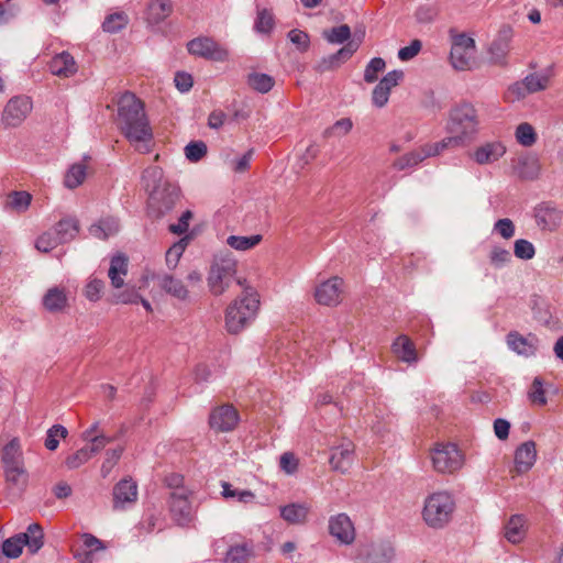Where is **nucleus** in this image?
I'll return each mask as SVG.
<instances>
[{
  "mask_svg": "<svg viewBox=\"0 0 563 563\" xmlns=\"http://www.w3.org/2000/svg\"><path fill=\"white\" fill-rule=\"evenodd\" d=\"M4 467L23 463L22 450L18 439H12L2 450Z\"/></svg>",
  "mask_w": 563,
  "mask_h": 563,
  "instance_id": "obj_38",
  "label": "nucleus"
},
{
  "mask_svg": "<svg viewBox=\"0 0 563 563\" xmlns=\"http://www.w3.org/2000/svg\"><path fill=\"white\" fill-rule=\"evenodd\" d=\"M43 306L51 312L63 310L67 305L65 290L59 287H52L43 297Z\"/></svg>",
  "mask_w": 563,
  "mask_h": 563,
  "instance_id": "obj_36",
  "label": "nucleus"
},
{
  "mask_svg": "<svg viewBox=\"0 0 563 563\" xmlns=\"http://www.w3.org/2000/svg\"><path fill=\"white\" fill-rule=\"evenodd\" d=\"M329 532L342 544H351L355 540L354 523L343 512L329 518Z\"/></svg>",
  "mask_w": 563,
  "mask_h": 563,
  "instance_id": "obj_15",
  "label": "nucleus"
},
{
  "mask_svg": "<svg viewBox=\"0 0 563 563\" xmlns=\"http://www.w3.org/2000/svg\"><path fill=\"white\" fill-rule=\"evenodd\" d=\"M252 544L243 542L231 545L227 552V561L240 562L246 560L252 554Z\"/></svg>",
  "mask_w": 563,
  "mask_h": 563,
  "instance_id": "obj_53",
  "label": "nucleus"
},
{
  "mask_svg": "<svg viewBox=\"0 0 563 563\" xmlns=\"http://www.w3.org/2000/svg\"><path fill=\"white\" fill-rule=\"evenodd\" d=\"M188 52L197 57L212 62H225L229 59V51L212 37L198 36L187 43Z\"/></svg>",
  "mask_w": 563,
  "mask_h": 563,
  "instance_id": "obj_9",
  "label": "nucleus"
},
{
  "mask_svg": "<svg viewBox=\"0 0 563 563\" xmlns=\"http://www.w3.org/2000/svg\"><path fill=\"white\" fill-rule=\"evenodd\" d=\"M158 286L172 297L185 301L189 297V291L184 283L169 274H158L156 277Z\"/></svg>",
  "mask_w": 563,
  "mask_h": 563,
  "instance_id": "obj_24",
  "label": "nucleus"
},
{
  "mask_svg": "<svg viewBox=\"0 0 563 563\" xmlns=\"http://www.w3.org/2000/svg\"><path fill=\"white\" fill-rule=\"evenodd\" d=\"M22 550H23V541H21L19 534L7 539L2 544L3 554L11 559L19 558L22 553Z\"/></svg>",
  "mask_w": 563,
  "mask_h": 563,
  "instance_id": "obj_58",
  "label": "nucleus"
},
{
  "mask_svg": "<svg viewBox=\"0 0 563 563\" xmlns=\"http://www.w3.org/2000/svg\"><path fill=\"white\" fill-rule=\"evenodd\" d=\"M254 27L260 33H269L274 27V15L267 9H262L257 12Z\"/></svg>",
  "mask_w": 563,
  "mask_h": 563,
  "instance_id": "obj_56",
  "label": "nucleus"
},
{
  "mask_svg": "<svg viewBox=\"0 0 563 563\" xmlns=\"http://www.w3.org/2000/svg\"><path fill=\"white\" fill-rule=\"evenodd\" d=\"M509 350L525 357L534 356L539 349V339L534 334L522 335L517 331H510L506 335Z\"/></svg>",
  "mask_w": 563,
  "mask_h": 563,
  "instance_id": "obj_16",
  "label": "nucleus"
},
{
  "mask_svg": "<svg viewBox=\"0 0 563 563\" xmlns=\"http://www.w3.org/2000/svg\"><path fill=\"white\" fill-rule=\"evenodd\" d=\"M506 151L501 141H487L476 146L470 153V158L481 166L492 165L498 162L506 154Z\"/></svg>",
  "mask_w": 563,
  "mask_h": 563,
  "instance_id": "obj_13",
  "label": "nucleus"
},
{
  "mask_svg": "<svg viewBox=\"0 0 563 563\" xmlns=\"http://www.w3.org/2000/svg\"><path fill=\"white\" fill-rule=\"evenodd\" d=\"M354 462V445L350 441H345L332 449L330 464L334 471L345 473Z\"/></svg>",
  "mask_w": 563,
  "mask_h": 563,
  "instance_id": "obj_18",
  "label": "nucleus"
},
{
  "mask_svg": "<svg viewBox=\"0 0 563 563\" xmlns=\"http://www.w3.org/2000/svg\"><path fill=\"white\" fill-rule=\"evenodd\" d=\"M260 308L258 294L252 288H245L225 311V328L229 333L238 334L243 331L256 317Z\"/></svg>",
  "mask_w": 563,
  "mask_h": 563,
  "instance_id": "obj_3",
  "label": "nucleus"
},
{
  "mask_svg": "<svg viewBox=\"0 0 563 563\" xmlns=\"http://www.w3.org/2000/svg\"><path fill=\"white\" fill-rule=\"evenodd\" d=\"M526 531V518L521 515H514L505 526V538L510 543L518 544L525 539Z\"/></svg>",
  "mask_w": 563,
  "mask_h": 563,
  "instance_id": "obj_29",
  "label": "nucleus"
},
{
  "mask_svg": "<svg viewBox=\"0 0 563 563\" xmlns=\"http://www.w3.org/2000/svg\"><path fill=\"white\" fill-rule=\"evenodd\" d=\"M343 279L335 276L316 287L314 298L319 305L336 306L341 301Z\"/></svg>",
  "mask_w": 563,
  "mask_h": 563,
  "instance_id": "obj_14",
  "label": "nucleus"
},
{
  "mask_svg": "<svg viewBox=\"0 0 563 563\" xmlns=\"http://www.w3.org/2000/svg\"><path fill=\"white\" fill-rule=\"evenodd\" d=\"M455 146H459L457 141L452 135H450L439 142L423 145L422 150L424 151L427 157H432L441 154L449 147Z\"/></svg>",
  "mask_w": 563,
  "mask_h": 563,
  "instance_id": "obj_51",
  "label": "nucleus"
},
{
  "mask_svg": "<svg viewBox=\"0 0 563 563\" xmlns=\"http://www.w3.org/2000/svg\"><path fill=\"white\" fill-rule=\"evenodd\" d=\"M424 158H427V155L421 147L420 150L412 151L400 156L398 159L395 161L394 166L399 170H404L406 168L417 166Z\"/></svg>",
  "mask_w": 563,
  "mask_h": 563,
  "instance_id": "obj_42",
  "label": "nucleus"
},
{
  "mask_svg": "<svg viewBox=\"0 0 563 563\" xmlns=\"http://www.w3.org/2000/svg\"><path fill=\"white\" fill-rule=\"evenodd\" d=\"M122 453H123L122 446H118L115 449H111L106 452V459H104V461L101 465V470H100L102 477L106 478L109 476V474L111 473L113 467L119 462Z\"/></svg>",
  "mask_w": 563,
  "mask_h": 563,
  "instance_id": "obj_55",
  "label": "nucleus"
},
{
  "mask_svg": "<svg viewBox=\"0 0 563 563\" xmlns=\"http://www.w3.org/2000/svg\"><path fill=\"white\" fill-rule=\"evenodd\" d=\"M137 498V485L131 478L120 481L113 488V507L124 509Z\"/></svg>",
  "mask_w": 563,
  "mask_h": 563,
  "instance_id": "obj_17",
  "label": "nucleus"
},
{
  "mask_svg": "<svg viewBox=\"0 0 563 563\" xmlns=\"http://www.w3.org/2000/svg\"><path fill=\"white\" fill-rule=\"evenodd\" d=\"M68 435L67 429L62 424L52 426L45 437L44 445L49 451H55L58 448L59 440Z\"/></svg>",
  "mask_w": 563,
  "mask_h": 563,
  "instance_id": "obj_44",
  "label": "nucleus"
},
{
  "mask_svg": "<svg viewBox=\"0 0 563 563\" xmlns=\"http://www.w3.org/2000/svg\"><path fill=\"white\" fill-rule=\"evenodd\" d=\"M358 43L356 41L347 42L338 52L323 57L318 64L319 71H328L339 67L342 63L346 62L357 51Z\"/></svg>",
  "mask_w": 563,
  "mask_h": 563,
  "instance_id": "obj_20",
  "label": "nucleus"
},
{
  "mask_svg": "<svg viewBox=\"0 0 563 563\" xmlns=\"http://www.w3.org/2000/svg\"><path fill=\"white\" fill-rule=\"evenodd\" d=\"M86 441L90 442L88 446V451L91 455L100 452L107 444L113 441V438L108 437L106 434H98L95 437H90L89 433L86 435Z\"/></svg>",
  "mask_w": 563,
  "mask_h": 563,
  "instance_id": "obj_63",
  "label": "nucleus"
},
{
  "mask_svg": "<svg viewBox=\"0 0 563 563\" xmlns=\"http://www.w3.org/2000/svg\"><path fill=\"white\" fill-rule=\"evenodd\" d=\"M432 466L439 473H454L462 468L464 456L455 444L439 443L430 453Z\"/></svg>",
  "mask_w": 563,
  "mask_h": 563,
  "instance_id": "obj_6",
  "label": "nucleus"
},
{
  "mask_svg": "<svg viewBox=\"0 0 563 563\" xmlns=\"http://www.w3.org/2000/svg\"><path fill=\"white\" fill-rule=\"evenodd\" d=\"M181 481V476L176 475L169 482V485H176L170 494V512L179 526H186L192 520L194 510L189 500L190 492L185 487H178Z\"/></svg>",
  "mask_w": 563,
  "mask_h": 563,
  "instance_id": "obj_7",
  "label": "nucleus"
},
{
  "mask_svg": "<svg viewBox=\"0 0 563 563\" xmlns=\"http://www.w3.org/2000/svg\"><path fill=\"white\" fill-rule=\"evenodd\" d=\"M240 421L238 410L232 405L216 407L209 416L210 427L218 432H230Z\"/></svg>",
  "mask_w": 563,
  "mask_h": 563,
  "instance_id": "obj_12",
  "label": "nucleus"
},
{
  "mask_svg": "<svg viewBox=\"0 0 563 563\" xmlns=\"http://www.w3.org/2000/svg\"><path fill=\"white\" fill-rule=\"evenodd\" d=\"M104 286L102 279L91 275L84 287V296L90 302H97L101 299Z\"/></svg>",
  "mask_w": 563,
  "mask_h": 563,
  "instance_id": "obj_41",
  "label": "nucleus"
},
{
  "mask_svg": "<svg viewBox=\"0 0 563 563\" xmlns=\"http://www.w3.org/2000/svg\"><path fill=\"white\" fill-rule=\"evenodd\" d=\"M559 389H531L527 397L532 406H544L558 395Z\"/></svg>",
  "mask_w": 563,
  "mask_h": 563,
  "instance_id": "obj_54",
  "label": "nucleus"
},
{
  "mask_svg": "<svg viewBox=\"0 0 563 563\" xmlns=\"http://www.w3.org/2000/svg\"><path fill=\"white\" fill-rule=\"evenodd\" d=\"M32 201V195L27 191H11L5 199L4 210L16 213L25 212Z\"/></svg>",
  "mask_w": 563,
  "mask_h": 563,
  "instance_id": "obj_34",
  "label": "nucleus"
},
{
  "mask_svg": "<svg viewBox=\"0 0 563 563\" xmlns=\"http://www.w3.org/2000/svg\"><path fill=\"white\" fill-rule=\"evenodd\" d=\"M536 219L543 229L553 230L561 222V212L550 203H541L537 208Z\"/></svg>",
  "mask_w": 563,
  "mask_h": 563,
  "instance_id": "obj_27",
  "label": "nucleus"
},
{
  "mask_svg": "<svg viewBox=\"0 0 563 563\" xmlns=\"http://www.w3.org/2000/svg\"><path fill=\"white\" fill-rule=\"evenodd\" d=\"M526 90L529 93H534L544 90L549 85V76L545 74L533 73L525 77L523 79Z\"/></svg>",
  "mask_w": 563,
  "mask_h": 563,
  "instance_id": "obj_49",
  "label": "nucleus"
},
{
  "mask_svg": "<svg viewBox=\"0 0 563 563\" xmlns=\"http://www.w3.org/2000/svg\"><path fill=\"white\" fill-rule=\"evenodd\" d=\"M311 506L308 503H290L279 507L280 517L289 525H305Z\"/></svg>",
  "mask_w": 563,
  "mask_h": 563,
  "instance_id": "obj_23",
  "label": "nucleus"
},
{
  "mask_svg": "<svg viewBox=\"0 0 563 563\" xmlns=\"http://www.w3.org/2000/svg\"><path fill=\"white\" fill-rule=\"evenodd\" d=\"M179 198V188L173 184H165L148 196V208L156 218L164 217L174 209Z\"/></svg>",
  "mask_w": 563,
  "mask_h": 563,
  "instance_id": "obj_11",
  "label": "nucleus"
},
{
  "mask_svg": "<svg viewBox=\"0 0 563 563\" xmlns=\"http://www.w3.org/2000/svg\"><path fill=\"white\" fill-rule=\"evenodd\" d=\"M262 239L261 234L250 236L230 235L227 239V244L236 251H249L255 247Z\"/></svg>",
  "mask_w": 563,
  "mask_h": 563,
  "instance_id": "obj_40",
  "label": "nucleus"
},
{
  "mask_svg": "<svg viewBox=\"0 0 563 563\" xmlns=\"http://www.w3.org/2000/svg\"><path fill=\"white\" fill-rule=\"evenodd\" d=\"M118 126L131 144H141L139 150L150 152L153 131L143 103L134 93L124 92L118 101Z\"/></svg>",
  "mask_w": 563,
  "mask_h": 563,
  "instance_id": "obj_1",
  "label": "nucleus"
},
{
  "mask_svg": "<svg viewBox=\"0 0 563 563\" xmlns=\"http://www.w3.org/2000/svg\"><path fill=\"white\" fill-rule=\"evenodd\" d=\"M364 563H391L395 558V549L390 542H377L366 547L362 553Z\"/></svg>",
  "mask_w": 563,
  "mask_h": 563,
  "instance_id": "obj_19",
  "label": "nucleus"
},
{
  "mask_svg": "<svg viewBox=\"0 0 563 563\" xmlns=\"http://www.w3.org/2000/svg\"><path fill=\"white\" fill-rule=\"evenodd\" d=\"M173 11L169 0H152L147 5L146 19L151 24L163 22Z\"/></svg>",
  "mask_w": 563,
  "mask_h": 563,
  "instance_id": "obj_31",
  "label": "nucleus"
},
{
  "mask_svg": "<svg viewBox=\"0 0 563 563\" xmlns=\"http://www.w3.org/2000/svg\"><path fill=\"white\" fill-rule=\"evenodd\" d=\"M33 109V101L30 97L21 95L14 96L5 103L1 122L4 128H18L29 117Z\"/></svg>",
  "mask_w": 563,
  "mask_h": 563,
  "instance_id": "obj_8",
  "label": "nucleus"
},
{
  "mask_svg": "<svg viewBox=\"0 0 563 563\" xmlns=\"http://www.w3.org/2000/svg\"><path fill=\"white\" fill-rule=\"evenodd\" d=\"M475 53V41L466 34H456L452 38L450 60L456 70L471 68Z\"/></svg>",
  "mask_w": 563,
  "mask_h": 563,
  "instance_id": "obj_10",
  "label": "nucleus"
},
{
  "mask_svg": "<svg viewBox=\"0 0 563 563\" xmlns=\"http://www.w3.org/2000/svg\"><path fill=\"white\" fill-rule=\"evenodd\" d=\"M5 478L16 487H23L27 482V474L23 463L4 467Z\"/></svg>",
  "mask_w": 563,
  "mask_h": 563,
  "instance_id": "obj_47",
  "label": "nucleus"
},
{
  "mask_svg": "<svg viewBox=\"0 0 563 563\" xmlns=\"http://www.w3.org/2000/svg\"><path fill=\"white\" fill-rule=\"evenodd\" d=\"M23 547L26 545L31 553H36L43 547L44 533L40 525L31 523L26 532L20 533Z\"/></svg>",
  "mask_w": 563,
  "mask_h": 563,
  "instance_id": "obj_35",
  "label": "nucleus"
},
{
  "mask_svg": "<svg viewBox=\"0 0 563 563\" xmlns=\"http://www.w3.org/2000/svg\"><path fill=\"white\" fill-rule=\"evenodd\" d=\"M511 260V254L508 250L500 246H494L489 253L490 264L495 268H503Z\"/></svg>",
  "mask_w": 563,
  "mask_h": 563,
  "instance_id": "obj_60",
  "label": "nucleus"
},
{
  "mask_svg": "<svg viewBox=\"0 0 563 563\" xmlns=\"http://www.w3.org/2000/svg\"><path fill=\"white\" fill-rule=\"evenodd\" d=\"M511 29L504 27L489 47L490 60L498 65L506 64V57L510 49Z\"/></svg>",
  "mask_w": 563,
  "mask_h": 563,
  "instance_id": "obj_21",
  "label": "nucleus"
},
{
  "mask_svg": "<svg viewBox=\"0 0 563 563\" xmlns=\"http://www.w3.org/2000/svg\"><path fill=\"white\" fill-rule=\"evenodd\" d=\"M188 244V236L180 239L178 242L174 243L166 252L165 260L166 265L169 269H174L181 255L184 254L186 246Z\"/></svg>",
  "mask_w": 563,
  "mask_h": 563,
  "instance_id": "obj_43",
  "label": "nucleus"
},
{
  "mask_svg": "<svg viewBox=\"0 0 563 563\" xmlns=\"http://www.w3.org/2000/svg\"><path fill=\"white\" fill-rule=\"evenodd\" d=\"M221 495L225 499H236V501L244 505L253 504L256 499V496L252 490L234 488L228 482H221Z\"/></svg>",
  "mask_w": 563,
  "mask_h": 563,
  "instance_id": "obj_37",
  "label": "nucleus"
},
{
  "mask_svg": "<svg viewBox=\"0 0 563 563\" xmlns=\"http://www.w3.org/2000/svg\"><path fill=\"white\" fill-rule=\"evenodd\" d=\"M393 353L402 362L413 363L417 361V351L413 342L405 334L399 335L391 345Z\"/></svg>",
  "mask_w": 563,
  "mask_h": 563,
  "instance_id": "obj_28",
  "label": "nucleus"
},
{
  "mask_svg": "<svg viewBox=\"0 0 563 563\" xmlns=\"http://www.w3.org/2000/svg\"><path fill=\"white\" fill-rule=\"evenodd\" d=\"M86 178V167L82 164H74L65 175L64 184L74 189L82 184Z\"/></svg>",
  "mask_w": 563,
  "mask_h": 563,
  "instance_id": "obj_45",
  "label": "nucleus"
},
{
  "mask_svg": "<svg viewBox=\"0 0 563 563\" xmlns=\"http://www.w3.org/2000/svg\"><path fill=\"white\" fill-rule=\"evenodd\" d=\"M289 41L297 46V48L301 52H306L309 48L310 40L309 35L300 30H291L288 33Z\"/></svg>",
  "mask_w": 563,
  "mask_h": 563,
  "instance_id": "obj_64",
  "label": "nucleus"
},
{
  "mask_svg": "<svg viewBox=\"0 0 563 563\" xmlns=\"http://www.w3.org/2000/svg\"><path fill=\"white\" fill-rule=\"evenodd\" d=\"M514 253L516 257L528 261L534 256L536 250L531 242L525 239H519L515 242Z\"/></svg>",
  "mask_w": 563,
  "mask_h": 563,
  "instance_id": "obj_61",
  "label": "nucleus"
},
{
  "mask_svg": "<svg viewBox=\"0 0 563 563\" xmlns=\"http://www.w3.org/2000/svg\"><path fill=\"white\" fill-rule=\"evenodd\" d=\"M386 63L380 57H374L367 64L364 71V80L366 82H374L377 80L378 73L385 69Z\"/></svg>",
  "mask_w": 563,
  "mask_h": 563,
  "instance_id": "obj_59",
  "label": "nucleus"
},
{
  "mask_svg": "<svg viewBox=\"0 0 563 563\" xmlns=\"http://www.w3.org/2000/svg\"><path fill=\"white\" fill-rule=\"evenodd\" d=\"M91 456L92 455L88 451V446H84L68 455L65 460V465L69 470H75L87 463L91 459Z\"/></svg>",
  "mask_w": 563,
  "mask_h": 563,
  "instance_id": "obj_57",
  "label": "nucleus"
},
{
  "mask_svg": "<svg viewBox=\"0 0 563 563\" xmlns=\"http://www.w3.org/2000/svg\"><path fill=\"white\" fill-rule=\"evenodd\" d=\"M455 510V500L448 490H439L429 494L421 511L423 522L431 529H443L446 527Z\"/></svg>",
  "mask_w": 563,
  "mask_h": 563,
  "instance_id": "obj_4",
  "label": "nucleus"
},
{
  "mask_svg": "<svg viewBox=\"0 0 563 563\" xmlns=\"http://www.w3.org/2000/svg\"><path fill=\"white\" fill-rule=\"evenodd\" d=\"M537 449L533 441H526L515 452V468L518 474L527 473L534 465Z\"/></svg>",
  "mask_w": 563,
  "mask_h": 563,
  "instance_id": "obj_22",
  "label": "nucleus"
},
{
  "mask_svg": "<svg viewBox=\"0 0 563 563\" xmlns=\"http://www.w3.org/2000/svg\"><path fill=\"white\" fill-rule=\"evenodd\" d=\"M55 231L52 229L49 231L41 234L35 241V247L43 253H47L54 250L59 244H63L58 239Z\"/></svg>",
  "mask_w": 563,
  "mask_h": 563,
  "instance_id": "obj_52",
  "label": "nucleus"
},
{
  "mask_svg": "<svg viewBox=\"0 0 563 563\" xmlns=\"http://www.w3.org/2000/svg\"><path fill=\"white\" fill-rule=\"evenodd\" d=\"M323 37L331 44H343L350 42L351 29L347 24L334 26L323 32Z\"/></svg>",
  "mask_w": 563,
  "mask_h": 563,
  "instance_id": "obj_46",
  "label": "nucleus"
},
{
  "mask_svg": "<svg viewBox=\"0 0 563 563\" xmlns=\"http://www.w3.org/2000/svg\"><path fill=\"white\" fill-rule=\"evenodd\" d=\"M141 180L142 186L148 196L153 194L154 190L161 189L165 184H169L164 179L163 169L158 166H150L145 168Z\"/></svg>",
  "mask_w": 563,
  "mask_h": 563,
  "instance_id": "obj_32",
  "label": "nucleus"
},
{
  "mask_svg": "<svg viewBox=\"0 0 563 563\" xmlns=\"http://www.w3.org/2000/svg\"><path fill=\"white\" fill-rule=\"evenodd\" d=\"M119 220L114 217H106L89 228V233L99 240H106L119 231Z\"/></svg>",
  "mask_w": 563,
  "mask_h": 563,
  "instance_id": "obj_33",
  "label": "nucleus"
},
{
  "mask_svg": "<svg viewBox=\"0 0 563 563\" xmlns=\"http://www.w3.org/2000/svg\"><path fill=\"white\" fill-rule=\"evenodd\" d=\"M274 78L264 73H251L247 76V85L260 93H266L274 87Z\"/></svg>",
  "mask_w": 563,
  "mask_h": 563,
  "instance_id": "obj_39",
  "label": "nucleus"
},
{
  "mask_svg": "<svg viewBox=\"0 0 563 563\" xmlns=\"http://www.w3.org/2000/svg\"><path fill=\"white\" fill-rule=\"evenodd\" d=\"M517 142L526 147L532 146L537 141L534 129L529 123H520L516 129Z\"/></svg>",
  "mask_w": 563,
  "mask_h": 563,
  "instance_id": "obj_50",
  "label": "nucleus"
},
{
  "mask_svg": "<svg viewBox=\"0 0 563 563\" xmlns=\"http://www.w3.org/2000/svg\"><path fill=\"white\" fill-rule=\"evenodd\" d=\"M207 153V145L202 141L190 142L185 147L186 158L190 162L200 161Z\"/></svg>",
  "mask_w": 563,
  "mask_h": 563,
  "instance_id": "obj_62",
  "label": "nucleus"
},
{
  "mask_svg": "<svg viewBox=\"0 0 563 563\" xmlns=\"http://www.w3.org/2000/svg\"><path fill=\"white\" fill-rule=\"evenodd\" d=\"M63 244L73 241L79 233V222L76 218L65 217L53 228Z\"/></svg>",
  "mask_w": 563,
  "mask_h": 563,
  "instance_id": "obj_30",
  "label": "nucleus"
},
{
  "mask_svg": "<svg viewBox=\"0 0 563 563\" xmlns=\"http://www.w3.org/2000/svg\"><path fill=\"white\" fill-rule=\"evenodd\" d=\"M129 22L128 15L123 12H115L106 18L102 29L108 33H117L124 29Z\"/></svg>",
  "mask_w": 563,
  "mask_h": 563,
  "instance_id": "obj_48",
  "label": "nucleus"
},
{
  "mask_svg": "<svg viewBox=\"0 0 563 563\" xmlns=\"http://www.w3.org/2000/svg\"><path fill=\"white\" fill-rule=\"evenodd\" d=\"M446 131L457 141V145L473 142L479 132L477 110L472 103L464 102L450 111Z\"/></svg>",
  "mask_w": 563,
  "mask_h": 563,
  "instance_id": "obj_2",
  "label": "nucleus"
},
{
  "mask_svg": "<svg viewBox=\"0 0 563 563\" xmlns=\"http://www.w3.org/2000/svg\"><path fill=\"white\" fill-rule=\"evenodd\" d=\"M128 274V258L124 254H117L110 261L108 276L114 288H121L124 285V277Z\"/></svg>",
  "mask_w": 563,
  "mask_h": 563,
  "instance_id": "obj_26",
  "label": "nucleus"
},
{
  "mask_svg": "<svg viewBox=\"0 0 563 563\" xmlns=\"http://www.w3.org/2000/svg\"><path fill=\"white\" fill-rule=\"evenodd\" d=\"M236 273V261L231 257L216 260L210 268L208 286L214 296L222 295L231 285Z\"/></svg>",
  "mask_w": 563,
  "mask_h": 563,
  "instance_id": "obj_5",
  "label": "nucleus"
},
{
  "mask_svg": "<svg viewBox=\"0 0 563 563\" xmlns=\"http://www.w3.org/2000/svg\"><path fill=\"white\" fill-rule=\"evenodd\" d=\"M49 69L53 75L69 77L77 71V65L68 52H62L53 57L49 63Z\"/></svg>",
  "mask_w": 563,
  "mask_h": 563,
  "instance_id": "obj_25",
  "label": "nucleus"
}]
</instances>
